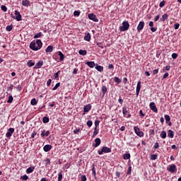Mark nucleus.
Wrapping results in <instances>:
<instances>
[{"label": "nucleus", "mask_w": 181, "mask_h": 181, "mask_svg": "<svg viewBox=\"0 0 181 181\" xmlns=\"http://www.w3.org/2000/svg\"><path fill=\"white\" fill-rule=\"evenodd\" d=\"M139 91H141V81H139L137 83V86L136 88V97L139 95Z\"/></svg>", "instance_id": "12"}, {"label": "nucleus", "mask_w": 181, "mask_h": 181, "mask_svg": "<svg viewBox=\"0 0 181 181\" xmlns=\"http://www.w3.org/2000/svg\"><path fill=\"white\" fill-rule=\"evenodd\" d=\"M22 180H28L29 179V177L26 175L21 176Z\"/></svg>", "instance_id": "42"}, {"label": "nucleus", "mask_w": 181, "mask_h": 181, "mask_svg": "<svg viewBox=\"0 0 181 181\" xmlns=\"http://www.w3.org/2000/svg\"><path fill=\"white\" fill-rule=\"evenodd\" d=\"M139 115H141V118H144L145 117V114H144L142 110L139 111Z\"/></svg>", "instance_id": "56"}, {"label": "nucleus", "mask_w": 181, "mask_h": 181, "mask_svg": "<svg viewBox=\"0 0 181 181\" xmlns=\"http://www.w3.org/2000/svg\"><path fill=\"white\" fill-rule=\"evenodd\" d=\"M154 148H155L156 149H158V148H159V143L156 142V143L154 144Z\"/></svg>", "instance_id": "57"}, {"label": "nucleus", "mask_w": 181, "mask_h": 181, "mask_svg": "<svg viewBox=\"0 0 181 181\" xmlns=\"http://www.w3.org/2000/svg\"><path fill=\"white\" fill-rule=\"evenodd\" d=\"M43 44L42 43V40H37L36 42L33 41L30 44V48L32 50H40V49H42V45Z\"/></svg>", "instance_id": "1"}, {"label": "nucleus", "mask_w": 181, "mask_h": 181, "mask_svg": "<svg viewBox=\"0 0 181 181\" xmlns=\"http://www.w3.org/2000/svg\"><path fill=\"white\" fill-rule=\"evenodd\" d=\"M135 134L139 136L140 138H142V136H144V132H141V130L139 129V128L138 127H134Z\"/></svg>", "instance_id": "5"}, {"label": "nucleus", "mask_w": 181, "mask_h": 181, "mask_svg": "<svg viewBox=\"0 0 181 181\" xmlns=\"http://www.w3.org/2000/svg\"><path fill=\"white\" fill-rule=\"evenodd\" d=\"M79 54H81L82 56H86L87 54L86 50L80 49L78 52Z\"/></svg>", "instance_id": "29"}, {"label": "nucleus", "mask_w": 181, "mask_h": 181, "mask_svg": "<svg viewBox=\"0 0 181 181\" xmlns=\"http://www.w3.org/2000/svg\"><path fill=\"white\" fill-rule=\"evenodd\" d=\"M58 55L59 56V60L60 62H63V60H64V54H63L62 52H58Z\"/></svg>", "instance_id": "21"}, {"label": "nucleus", "mask_w": 181, "mask_h": 181, "mask_svg": "<svg viewBox=\"0 0 181 181\" xmlns=\"http://www.w3.org/2000/svg\"><path fill=\"white\" fill-rule=\"evenodd\" d=\"M167 170L169 171V172H171V173H175V171L176 170V165H169L167 168Z\"/></svg>", "instance_id": "11"}, {"label": "nucleus", "mask_w": 181, "mask_h": 181, "mask_svg": "<svg viewBox=\"0 0 181 181\" xmlns=\"http://www.w3.org/2000/svg\"><path fill=\"white\" fill-rule=\"evenodd\" d=\"M120 32H125V30H128L129 29V23L128 21H124L122 22V25L119 27Z\"/></svg>", "instance_id": "2"}, {"label": "nucleus", "mask_w": 181, "mask_h": 181, "mask_svg": "<svg viewBox=\"0 0 181 181\" xmlns=\"http://www.w3.org/2000/svg\"><path fill=\"white\" fill-rule=\"evenodd\" d=\"M29 4H30V1H29V0H23L22 1V5L23 6H28Z\"/></svg>", "instance_id": "23"}, {"label": "nucleus", "mask_w": 181, "mask_h": 181, "mask_svg": "<svg viewBox=\"0 0 181 181\" xmlns=\"http://www.w3.org/2000/svg\"><path fill=\"white\" fill-rule=\"evenodd\" d=\"M118 103H119V104H122L124 103V100H122V98H121V97H119V98L118 100Z\"/></svg>", "instance_id": "61"}, {"label": "nucleus", "mask_w": 181, "mask_h": 181, "mask_svg": "<svg viewBox=\"0 0 181 181\" xmlns=\"http://www.w3.org/2000/svg\"><path fill=\"white\" fill-rule=\"evenodd\" d=\"M81 181H86V180H87V177H86V175H82L81 177Z\"/></svg>", "instance_id": "49"}, {"label": "nucleus", "mask_w": 181, "mask_h": 181, "mask_svg": "<svg viewBox=\"0 0 181 181\" xmlns=\"http://www.w3.org/2000/svg\"><path fill=\"white\" fill-rule=\"evenodd\" d=\"M1 11H3V12H6L8 11V8L6 7V6L2 5L1 6Z\"/></svg>", "instance_id": "39"}, {"label": "nucleus", "mask_w": 181, "mask_h": 181, "mask_svg": "<svg viewBox=\"0 0 181 181\" xmlns=\"http://www.w3.org/2000/svg\"><path fill=\"white\" fill-rule=\"evenodd\" d=\"M159 73V69H154L153 71V74L155 76L156 74H158Z\"/></svg>", "instance_id": "53"}, {"label": "nucleus", "mask_w": 181, "mask_h": 181, "mask_svg": "<svg viewBox=\"0 0 181 181\" xmlns=\"http://www.w3.org/2000/svg\"><path fill=\"white\" fill-rule=\"evenodd\" d=\"M88 18L90 21H93V22H98V18H96V16H95V15H94V13H89Z\"/></svg>", "instance_id": "8"}, {"label": "nucleus", "mask_w": 181, "mask_h": 181, "mask_svg": "<svg viewBox=\"0 0 181 181\" xmlns=\"http://www.w3.org/2000/svg\"><path fill=\"white\" fill-rule=\"evenodd\" d=\"M171 57L173 59H177V54L173 53L172 54Z\"/></svg>", "instance_id": "50"}, {"label": "nucleus", "mask_w": 181, "mask_h": 181, "mask_svg": "<svg viewBox=\"0 0 181 181\" xmlns=\"http://www.w3.org/2000/svg\"><path fill=\"white\" fill-rule=\"evenodd\" d=\"M87 66H88V67H90V69H93V67H94V66H95V64L94 63V62H86Z\"/></svg>", "instance_id": "22"}, {"label": "nucleus", "mask_w": 181, "mask_h": 181, "mask_svg": "<svg viewBox=\"0 0 181 181\" xmlns=\"http://www.w3.org/2000/svg\"><path fill=\"white\" fill-rule=\"evenodd\" d=\"M39 37H42V33H39L34 36V39H37Z\"/></svg>", "instance_id": "40"}, {"label": "nucleus", "mask_w": 181, "mask_h": 181, "mask_svg": "<svg viewBox=\"0 0 181 181\" xmlns=\"http://www.w3.org/2000/svg\"><path fill=\"white\" fill-rule=\"evenodd\" d=\"M92 172L93 175H95V167L94 166V164L92 165Z\"/></svg>", "instance_id": "54"}, {"label": "nucleus", "mask_w": 181, "mask_h": 181, "mask_svg": "<svg viewBox=\"0 0 181 181\" xmlns=\"http://www.w3.org/2000/svg\"><path fill=\"white\" fill-rule=\"evenodd\" d=\"M148 26H150L151 28H153V21H150L148 23Z\"/></svg>", "instance_id": "63"}, {"label": "nucleus", "mask_w": 181, "mask_h": 181, "mask_svg": "<svg viewBox=\"0 0 181 181\" xmlns=\"http://www.w3.org/2000/svg\"><path fill=\"white\" fill-rule=\"evenodd\" d=\"M132 170V167L129 166L127 170V175H131Z\"/></svg>", "instance_id": "47"}, {"label": "nucleus", "mask_w": 181, "mask_h": 181, "mask_svg": "<svg viewBox=\"0 0 181 181\" xmlns=\"http://www.w3.org/2000/svg\"><path fill=\"white\" fill-rule=\"evenodd\" d=\"M42 122H44V124H47V122H49V117H44L42 119Z\"/></svg>", "instance_id": "34"}, {"label": "nucleus", "mask_w": 181, "mask_h": 181, "mask_svg": "<svg viewBox=\"0 0 181 181\" xmlns=\"http://www.w3.org/2000/svg\"><path fill=\"white\" fill-rule=\"evenodd\" d=\"M159 6H160V8H163V7L165 6V1H164V0H163V1L160 3Z\"/></svg>", "instance_id": "43"}, {"label": "nucleus", "mask_w": 181, "mask_h": 181, "mask_svg": "<svg viewBox=\"0 0 181 181\" xmlns=\"http://www.w3.org/2000/svg\"><path fill=\"white\" fill-rule=\"evenodd\" d=\"M83 39L86 42H90V40H91V35H90V33H85V36Z\"/></svg>", "instance_id": "13"}, {"label": "nucleus", "mask_w": 181, "mask_h": 181, "mask_svg": "<svg viewBox=\"0 0 181 181\" xmlns=\"http://www.w3.org/2000/svg\"><path fill=\"white\" fill-rule=\"evenodd\" d=\"M62 179H63V174L62 173H59L58 174V181H62Z\"/></svg>", "instance_id": "37"}, {"label": "nucleus", "mask_w": 181, "mask_h": 181, "mask_svg": "<svg viewBox=\"0 0 181 181\" xmlns=\"http://www.w3.org/2000/svg\"><path fill=\"white\" fill-rule=\"evenodd\" d=\"M91 110V105L88 104L83 107L84 112H88Z\"/></svg>", "instance_id": "16"}, {"label": "nucleus", "mask_w": 181, "mask_h": 181, "mask_svg": "<svg viewBox=\"0 0 181 181\" xmlns=\"http://www.w3.org/2000/svg\"><path fill=\"white\" fill-rule=\"evenodd\" d=\"M15 132V129L10 128L8 129V132L6 134V138H11L12 136V134Z\"/></svg>", "instance_id": "10"}, {"label": "nucleus", "mask_w": 181, "mask_h": 181, "mask_svg": "<svg viewBox=\"0 0 181 181\" xmlns=\"http://www.w3.org/2000/svg\"><path fill=\"white\" fill-rule=\"evenodd\" d=\"M30 104L31 105H36V104H37V101L35 98H33L31 100Z\"/></svg>", "instance_id": "32"}, {"label": "nucleus", "mask_w": 181, "mask_h": 181, "mask_svg": "<svg viewBox=\"0 0 181 181\" xmlns=\"http://www.w3.org/2000/svg\"><path fill=\"white\" fill-rule=\"evenodd\" d=\"M144 26H145V22L140 21L139 25H137V32H141V30L144 29Z\"/></svg>", "instance_id": "7"}, {"label": "nucleus", "mask_w": 181, "mask_h": 181, "mask_svg": "<svg viewBox=\"0 0 181 181\" xmlns=\"http://www.w3.org/2000/svg\"><path fill=\"white\" fill-rule=\"evenodd\" d=\"M78 132H80V129H76L75 130H74V133L75 134H78Z\"/></svg>", "instance_id": "64"}, {"label": "nucleus", "mask_w": 181, "mask_h": 181, "mask_svg": "<svg viewBox=\"0 0 181 181\" xmlns=\"http://www.w3.org/2000/svg\"><path fill=\"white\" fill-rule=\"evenodd\" d=\"M60 72V71H59L58 72H57V73H55L54 74V78L56 79V78H59V73Z\"/></svg>", "instance_id": "51"}, {"label": "nucleus", "mask_w": 181, "mask_h": 181, "mask_svg": "<svg viewBox=\"0 0 181 181\" xmlns=\"http://www.w3.org/2000/svg\"><path fill=\"white\" fill-rule=\"evenodd\" d=\"M151 159H158V155L154 154V155L151 156Z\"/></svg>", "instance_id": "62"}, {"label": "nucleus", "mask_w": 181, "mask_h": 181, "mask_svg": "<svg viewBox=\"0 0 181 181\" xmlns=\"http://www.w3.org/2000/svg\"><path fill=\"white\" fill-rule=\"evenodd\" d=\"M12 101H13V97L9 96L7 103H11Z\"/></svg>", "instance_id": "44"}, {"label": "nucleus", "mask_w": 181, "mask_h": 181, "mask_svg": "<svg viewBox=\"0 0 181 181\" xmlns=\"http://www.w3.org/2000/svg\"><path fill=\"white\" fill-rule=\"evenodd\" d=\"M164 118L166 121V124H168V122H169V121H170V116H169V115H165L164 116Z\"/></svg>", "instance_id": "31"}, {"label": "nucleus", "mask_w": 181, "mask_h": 181, "mask_svg": "<svg viewBox=\"0 0 181 181\" xmlns=\"http://www.w3.org/2000/svg\"><path fill=\"white\" fill-rule=\"evenodd\" d=\"M45 152H49L52 149V145L47 144L43 147Z\"/></svg>", "instance_id": "14"}, {"label": "nucleus", "mask_w": 181, "mask_h": 181, "mask_svg": "<svg viewBox=\"0 0 181 181\" xmlns=\"http://www.w3.org/2000/svg\"><path fill=\"white\" fill-rule=\"evenodd\" d=\"M100 125V121L99 120H95V128H97V127Z\"/></svg>", "instance_id": "48"}, {"label": "nucleus", "mask_w": 181, "mask_h": 181, "mask_svg": "<svg viewBox=\"0 0 181 181\" xmlns=\"http://www.w3.org/2000/svg\"><path fill=\"white\" fill-rule=\"evenodd\" d=\"M124 159H130L131 158V154L129 153H125L123 155Z\"/></svg>", "instance_id": "30"}, {"label": "nucleus", "mask_w": 181, "mask_h": 181, "mask_svg": "<svg viewBox=\"0 0 181 181\" xmlns=\"http://www.w3.org/2000/svg\"><path fill=\"white\" fill-rule=\"evenodd\" d=\"M13 28V27L12 25H7L6 28V30H7V32H11V30H12Z\"/></svg>", "instance_id": "36"}, {"label": "nucleus", "mask_w": 181, "mask_h": 181, "mask_svg": "<svg viewBox=\"0 0 181 181\" xmlns=\"http://www.w3.org/2000/svg\"><path fill=\"white\" fill-rule=\"evenodd\" d=\"M35 170V167H30L26 170V173H32Z\"/></svg>", "instance_id": "25"}, {"label": "nucleus", "mask_w": 181, "mask_h": 181, "mask_svg": "<svg viewBox=\"0 0 181 181\" xmlns=\"http://www.w3.org/2000/svg\"><path fill=\"white\" fill-rule=\"evenodd\" d=\"M98 134V132L97 131V127H95L94 132L93 134V138H94V136H95Z\"/></svg>", "instance_id": "41"}, {"label": "nucleus", "mask_w": 181, "mask_h": 181, "mask_svg": "<svg viewBox=\"0 0 181 181\" xmlns=\"http://www.w3.org/2000/svg\"><path fill=\"white\" fill-rule=\"evenodd\" d=\"M74 15V16H80V11H75Z\"/></svg>", "instance_id": "45"}, {"label": "nucleus", "mask_w": 181, "mask_h": 181, "mask_svg": "<svg viewBox=\"0 0 181 181\" xmlns=\"http://www.w3.org/2000/svg\"><path fill=\"white\" fill-rule=\"evenodd\" d=\"M49 135H50V132L49 131H47L45 132V131H42L41 133V136L42 138H45V136H49Z\"/></svg>", "instance_id": "19"}, {"label": "nucleus", "mask_w": 181, "mask_h": 181, "mask_svg": "<svg viewBox=\"0 0 181 181\" xmlns=\"http://www.w3.org/2000/svg\"><path fill=\"white\" fill-rule=\"evenodd\" d=\"M166 77H169V73H168V72L164 74V75L163 76V79L166 78Z\"/></svg>", "instance_id": "55"}, {"label": "nucleus", "mask_w": 181, "mask_h": 181, "mask_svg": "<svg viewBox=\"0 0 181 181\" xmlns=\"http://www.w3.org/2000/svg\"><path fill=\"white\" fill-rule=\"evenodd\" d=\"M46 53H52V52H53V46L49 45L47 47V49H45Z\"/></svg>", "instance_id": "20"}, {"label": "nucleus", "mask_w": 181, "mask_h": 181, "mask_svg": "<svg viewBox=\"0 0 181 181\" xmlns=\"http://www.w3.org/2000/svg\"><path fill=\"white\" fill-rule=\"evenodd\" d=\"M102 93H103V95H105V93H107V86H103L102 87Z\"/></svg>", "instance_id": "35"}, {"label": "nucleus", "mask_w": 181, "mask_h": 181, "mask_svg": "<svg viewBox=\"0 0 181 181\" xmlns=\"http://www.w3.org/2000/svg\"><path fill=\"white\" fill-rule=\"evenodd\" d=\"M101 144V139L100 138H96L95 139V148H97V146H100V144Z\"/></svg>", "instance_id": "15"}, {"label": "nucleus", "mask_w": 181, "mask_h": 181, "mask_svg": "<svg viewBox=\"0 0 181 181\" xmlns=\"http://www.w3.org/2000/svg\"><path fill=\"white\" fill-rule=\"evenodd\" d=\"M59 87H60V83H57L54 87L52 88L53 91L57 90V88H59Z\"/></svg>", "instance_id": "38"}, {"label": "nucleus", "mask_w": 181, "mask_h": 181, "mask_svg": "<svg viewBox=\"0 0 181 181\" xmlns=\"http://www.w3.org/2000/svg\"><path fill=\"white\" fill-rule=\"evenodd\" d=\"M168 138H173L175 136V132L172 130H168Z\"/></svg>", "instance_id": "18"}, {"label": "nucleus", "mask_w": 181, "mask_h": 181, "mask_svg": "<svg viewBox=\"0 0 181 181\" xmlns=\"http://www.w3.org/2000/svg\"><path fill=\"white\" fill-rule=\"evenodd\" d=\"M27 66H28V67H33V66H35V62L30 60L27 62Z\"/></svg>", "instance_id": "27"}, {"label": "nucleus", "mask_w": 181, "mask_h": 181, "mask_svg": "<svg viewBox=\"0 0 181 181\" xmlns=\"http://www.w3.org/2000/svg\"><path fill=\"white\" fill-rule=\"evenodd\" d=\"M50 84H52V79H48L47 81V86L49 87L50 86Z\"/></svg>", "instance_id": "58"}, {"label": "nucleus", "mask_w": 181, "mask_h": 181, "mask_svg": "<svg viewBox=\"0 0 181 181\" xmlns=\"http://www.w3.org/2000/svg\"><path fill=\"white\" fill-rule=\"evenodd\" d=\"M122 113L124 115V117H127V118H131V113H129V112L127 110V107H122Z\"/></svg>", "instance_id": "6"}, {"label": "nucleus", "mask_w": 181, "mask_h": 181, "mask_svg": "<svg viewBox=\"0 0 181 181\" xmlns=\"http://www.w3.org/2000/svg\"><path fill=\"white\" fill-rule=\"evenodd\" d=\"M14 14L16 15V17L13 14H11V18L13 19H16L18 22H21V21H22V16L21 15V13L16 10Z\"/></svg>", "instance_id": "3"}, {"label": "nucleus", "mask_w": 181, "mask_h": 181, "mask_svg": "<svg viewBox=\"0 0 181 181\" xmlns=\"http://www.w3.org/2000/svg\"><path fill=\"white\" fill-rule=\"evenodd\" d=\"M159 18H160L159 15L156 16L154 18L155 22H158V21H159Z\"/></svg>", "instance_id": "60"}, {"label": "nucleus", "mask_w": 181, "mask_h": 181, "mask_svg": "<svg viewBox=\"0 0 181 181\" xmlns=\"http://www.w3.org/2000/svg\"><path fill=\"white\" fill-rule=\"evenodd\" d=\"M111 152V148L104 146L102 148L101 151H98L99 155H103V153H110Z\"/></svg>", "instance_id": "4"}, {"label": "nucleus", "mask_w": 181, "mask_h": 181, "mask_svg": "<svg viewBox=\"0 0 181 181\" xmlns=\"http://www.w3.org/2000/svg\"><path fill=\"white\" fill-rule=\"evenodd\" d=\"M42 66H43V61H40L36 64L34 69H40Z\"/></svg>", "instance_id": "17"}, {"label": "nucleus", "mask_w": 181, "mask_h": 181, "mask_svg": "<svg viewBox=\"0 0 181 181\" xmlns=\"http://www.w3.org/2000/svg\"><path fill=\"white\" fill-rule=\"evenodd\" d=\"M87 125H88V127H91L92 125H93V121H91V120H88V122H87Z\"/></svg>", "instance_id": "46"}, {"label": "nucleus", "mask_w": 181, "mask_h": 181, "mask_svg": "<svg viewBox=\"0 0 181 181\" xmlns=\"http://www.w3.org/2000/svg\"><path fill=\"white\" fill-rule=\"evenodd\" d=\"M160 138L163 139H165L166 138V132L162 131L160 134Z\"/></svg>", "instance_id": "26"}, {"label": "nucleus", "mask_w": 181, "mask_h": 181, "mask_svg": "<svg viewBox=\"0 0 181 181\" xmlns=\"http://www.w3.org/2000/svg\"><path fill=\"white\" fill-rule=\"evenodd\" d=\"M37 132H33L31 134V138H35V136H36Z\"/></svg>", "instance_id": "59"}, {"label": "nucleus", "mask_w": 181, "mask_h": 181, "mask_svg": "<svg viewBox=\"0 0 181 181\" xmlns=\"http://www.w3.org/2000/svg\"><path fill=\"white\" fill-rule=\"evenodd\" d=\"M95 69H96V70H98V71H103V70H104V67H103L98 64H96Z\"/></svg>", "instance_id": "28"}, {"label": "nucleus", "mask_w": 181, "mask_h": 181, "mask_svg": "<svg viewBox=\"0 0 181 181\" xmlns=\"http://www.w3.org/2000/svg\"><path fill=\"white\" fill-rule=\"evenodd\" d=\"M180 24L176 23V24L174 25V28H175V30H177V29H179V27H180Z\"/></svg>", "instance_id": "52"}, {"label": "nucleus", "mask_w": 181, "mask_h": 181, "mask_svg": "<svg viewBox=\"0 0 181 181\" xmlns=\"http://www.w3.org/2000/svg\"><path fill=\"white\" fill-rule=\"evenodd\" d=\"M114 81H115V83L119 84V83H121V79H119L118 77L115 76L114 78Z\"/></svg>", "instance_id": "33"}, {"label": "nucleus", "mask_w": 181, "mask_h": 181, "mask_svg": "<svg viewBox=\"0 0 181 181\" xmlns=\"http://www.w3.org/2000/svg\"><path fill=\"white\" fill-rule=\"evenodd\" d=\"M150 108L153 112H158V108L156 107V105H155V103L151 102L150 103Z\"/></svg>", "instance_id": "9"}, {"label": "nucleus", "mask_w": 181, "mask_h": 181, "mask_svg": "<svg viewBox=\"0 0 181 181\" xmlns=\"http://www.w3.org/2000/svg\"><path fill=\"white\" fill-rule=\"evenodd\" d=\"M168 18H169V16L165 13L162 16L160 21H162V22H165V21H166V19H168Z\"/></svg>", "instance_id": "24"}]
</instances>
